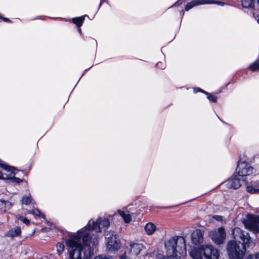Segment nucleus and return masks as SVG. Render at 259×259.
<instances>
[{
  "instance_id": "obj_1",
  "label": "nucleus",
  "mask_w": 259,
  "mask_h": 259,
  "mask_svg": "<svg viewBox=\"0 0 259 259\" xmlns=\"http://www.w3.org/2000/svg\"><path fill=\"white\" fill-rule=\"evenodd\" d=\"M110 225L109 220L105 218L99 217L96 220L91 219L85 226L71 235H76V240L84 245L91 246L93 248L99 243L98 236L93 233V231L98 233L101 232L108 229Z\"/></svg>"
},
{
  "instance_id": "obj_2",
  "label": "nucleus",
  "mask_w": 259,
  "mask_h": 259,
  "mask_svg": "<svg viewBox=\"0 0 259 259\" xmlns=\"http://www.w3.org/2000/svg\"><path fill=\"white\" fill-rule=\"evenodd\" d=\"M235 239H240L242 243H237L235 241H230L227 245V251L230 258L239 259L243 258L246 250L245 245L251 241L249 233L242 231L239 228H235L232 231Z\"/></svg>"
},
{
  "instance_id": "obj_3",
  "label": "nucleus",
  "mask_w": 259,
  "mask_h": 259,
  "mask_svg": "<svg viewBox=\"0 0 259 259\" xmlns=\"http://www.w3.org/2000/svg\"><path fill=\"white\" fill-rule=\"evenodd\" d=\"M65 245L69 259H90L94 254V248L76 240V236L70 235Z\"/></svg>"
},
{
  "instance_id": "obj_4",
  "label": "nucleus",
  "mask_w": 259,
  "mask_h": 259,
  "mask_svg": "<svg viewBox=\"0 0 259 259\" xmlns=\"http://www.w3.org/2000/svg\"><path fill=\"white\" fill-rule=\"evenodd\" d=\"M166 256L162 254L157 256L158 259H180L186 254L185 240L183 237L175 236L165 241Z\"/></svg>"
},
{
  "instance_id": "obj_5",
  "label": "nucleus",
  "mask_w": 259,
  "mask_h": 259,
  "mask_svg": "<svg viewBox=\"0 0 259 259\" xmlns=\"http://www.w3.org/2000/svg\"><path fill=\"white\" fill-rule=\"evenodd\" d=\"M190 255L193 259H218V250L211 245H202L192 250Z\"/></svg>"
},
{
  "instance_id": "obj_6",
  "label": "nucleus",
  "mask_w": 259,
  "mask_h": 259,
  "mask_svg": "<svg viewBox=\"0 0 259 259\" xmlns=\"http://www.w3.org/2000/svg\"><path fill=\"white\" fill-rule=\"evenodd\" d=\"M105 243L109 251H116L121 247L119 236L114 231H110L105 234Z\"/></svg>"
},
{
  "instance_id": "obj_7",
  "label": "nucleus",
  "mask_w": 259,
  "mask_h": 259,
  "mask_svg": "<svg viewBox=\"0 0 259 259\" xmlns=\"http://www.w3.org/2000/svg\"><path fill=\"white\" fill-rule=\"evenodd\" d=\"M236 173L245 181V177L256 172L254 168L249 164L242 161H239Z\"/></svg>"
},
{
  "instance_id": "obj_8",
  "label": "nucleus",
  "mask_w": 259,
  "mask_h": 259,
  "mask_svg": "<svg viewBox=\"0 0 259 259\" xmlns=\"http://www.w3.org/2000/svg\"><path fill=\"white\" fill-rule=\"evenodd\" d=\"M209 235L214 242L219 245L224 242L226 234L225 229L223 227H220L211 231Z\"/></svg>"
},
{
  "instance_id": "obj_9",
  "label": "nucleus",
  "mask_w": 259,
  "mask_h": 259,
  "mask_svg": "<svg viewBox=\"0 0 259 259\" xmlns=\"http://www.w3.org/2000/svg\"><path fill=\"white\" fill-rule=\"evenodd\" d=\"M0 167L7 171L10 172V174H8V178L6 180H9L12 183H19L23 181L22 179L15 177L16 175V169L14 167L7 165L1 160H0Z\"/></svg>"
},
{
  "instance_id": "obj_10",
  "label": "nucleus",
  "mask_w": 259,
  "mask_h": 259,
  "mask_svg": "<svg viewBox=\"0 0 259 259\" xmlns=\"http://www.w3.org/2000/svg\"><path fill=\"white\" fill-rule=\"evenodd\" d=\"M204 4H217L218 5L223 6L224 3L221 2H218L214 1H209V0H193L190 3H188L185 8L186 11H188L191 9L193 8L195 6H197L201 5Z\"/></svg>"
},
{
  "instance_id": "obj_11",
  "label": "nucleus",
  "mask_w": 259,
  "mask_h": 259,
  "mask_svg": "<svg viewBox=\"0 0 259 259\" xmlns=\"http://www.w3.org/2000/svg\"><path fill=\"white\" fill-rule=\"evenodd\" d=\"M244 183V181H242V178L236 172L225 182V185L228 188L237 189Z\"/></svg>"
},
{
  "instance_id": "obj_12",
  "label": "nucleus",
  "mask_w": 259,
  "mask_h": 259,
  "mask_svg": "<svg viewBox=\"0 0 259 259\" xmlns=\"http://www.w3.org/2000/svg\"><path fill=\"white\" fill-rule=\"evenodd\" d=\"M144 248V245L141 243L130 242L129 243V254L133 257L137 256Z\"/></svg>"
},
{
  "instance_id": "obj_13",
  "label": "nucleus",
  "mask_w": 259,
  "mask_h": 259,
  "mask_svg": "<svg viewBox=\"0 0 259 259\" xmlns=\"http://www.w3.org/2000/svg\"><path fill=\"white\" fill-rule=\"evenodd\" d=\"M246 228L254 233L259 232V217L249 220L245 223Z\"/></svg>"
},
{
  "instance_id": "obj_14",
  "label": "nucleus",
  "mask_w": 259,
  "mask_h": 259,
  "mask_svg": "<svg viewBox=\"0 0 259 259\" xmlns=\"http://www.w3.org/2000/svg\"><path fill=\"white\" fill-rule=\"evenodd\" d=\"M203 234L201 230H195L191 234L192 242L195 245L201 243L203 241Z\"/></svg>"
},
{
  "instance_id": "obj_15",
  "label": "nucleus",
  "mask_w": 259,
  "mask_h": 259,
  "mask_svg": "<svg viewBox=\"0 0 259 259\" xmlns=\"http://www.w3.org/2000/svg\"><path fill=\"white\" fill-rule=\"evenodd\" d=\"M156 229V226L151 222L147 223L144 227V230L148 235H153Z\"/></svg>"
},
{
  "instance_id": "obj_16",
  "label": "nucleus",
  "mask_w": 259,
  "mask_h": 259,
  "mask_svg": "<svg viewBox=\"0 0 259 259\" xmlns=\"http://www.w3.org/2000/svg\"><path fill=\"white\" fill-rule=\"evenodd\" d=\"M21 229L19 227H16L9 230L6 234V235L10 237H14L19 236L21 234Z\"/></svg>"
},
{
  "instance_id": "obj_17",
  "label": "nucleus",
  "mask_w": 259,
  "mask_h": 259,
  "mask_svg": "<svg viewBox=\"0 0 259 259\" xmlns=\"http://www.w3.org/2000/svg\"><path fill=\"white\" fill-rule=\"evenodd\" d=\"M194 92L195 93H196L198 92H201L203 93L204 94L207 95V98L209 100V101L211 102L215 103L217 101V97L211 94H209L200 88H194Z\"/></svg>"
},
{
  "instance_id": "obj_18",
  "label": "nucleus",
  "mask_w": 259,
  "mask_h": 259,
  "mask_svg": "<svg viewBox=\"0 0 259 259\" xmlns=\"http://www.w3.org/2000/svg\"><path fill=\"white\" fill-rule=\"evenodd\" d=\"M12 206V204L8 201L0 200V210L2 212H5L7 209H9Z\"/></svg>"
},
{
  "instance_id": "obj_19",
  "label": "nucleus",
  "mask_w": 259,
  "mask_h": 259,
  "mask_svg": "<svg viewBox=\"0 0 259 259\" xmlns=\"http://www.w3.org/2000/svg\"><path fill=\"white\" fill-rule=\"evenodd\" d=\"M118 213L122 217L124 223H129L132 220V217L128 213H126L124 211L118 210Z\"/></svg>"
},
{
  "instance_id": "obj_20",
  "label": "nucleus",
  "mask_w": 259,
  "mask_h": 259,
  "mask_svg": "<svg viewBox=\"0 0 259 259\" xmlns=\"http://www.w3.org/2000/svg\"><path fill=\"white\" fill-rule=\"evenodd\" d=\"M255 0H241L242 6L246 9H252L254 7Z\"/></svg>"
},
{
  "instance_id": "obj_21",
  "label": "nucleus",
  "mask_w": 259,
  "mask_h": 259,
  "mask_svg": "<svg viewBox=\"0 0 259 259\" xmlns=\"http://www.w3.org/2000/svg\"><path fill=\"white\" fill-rule=\"evenodd\" d=\"M85 17H88V16L85 15L81 17L73 18L72 19V22L78 27H80L82 25Z\"/></svg>"
},
{
  "instance_id": "obj_22",
  "label": "nucleus",
  "mask_w": 259,
  "mask_h": 259,
  "mask_svg": "<svg viewBox=\"0 0 259 259\" xmlns=\"http://www.w3.org/2000/svg\"><path fill=\"white\" fill-rule=\"evenodd\" d=\"M25 214L32 213L35 215L38 216L40 218L45 219V215L41 213V212L37 208L32 210H27L25 212Z\"/></svg>"
},
{
  "instance_id": "obj_23",
  "label": "nucleus",
  "mask_w": 259,
  "mask_h": 259,
  "mask_svg": "<svg viewBox=\"0 0 259 259\" xmlns=\"http://www.w3.org/2000/svg\"><path fill=\"white\" fill-rule=\"evenodd\" d=\"M32 198L30 194H28L24 195L21 200L22 204L25 205H28L32 202Z\"/></svg>"
},
{
  "instance_id": "obj_24",
  "label": "nucleus",
  "mask_w": 259,
  "mask_h": 259,
  "mask_svg": "<svg viewBox=\"0 0 259 259\" xmlns=\"http://www.w3.org/2000/svg\"><path fill=\"white\" fill-rule=\"evenodd\" d=\"M57 252L59 255L61 254L64 250V245L62 242H58L56 245Z\"/></svg>"
},
{
  "instance_id": "obj_25",
  "label": "nucleus",
  "mask_w": 259,
  "mask_h": 259,
  "mask_svg": "<svg viewBox=\"0 0 259 259\" xmlns=\"http://www.w3.org/2000/svg\"><path fill=\"white\" fill-rule=\"evenodd\" d=\"M249 68L252 71H255L259 69V61L256 60L253 63H251Z\"/></svg>"
},
{
  "instance_id": "obj_26",
  "label": "nucleus",
  "mask_w": 259,
  "mask_h": 259,
  "mask_svg": "<svg viewBox=\"0 0 259 259\" xmlns=\"http://www.w3.org/2000/svg\"><path fill=\"white\" fill-rule=\"evenodd\" d=\"M257 188L256 187V185H251V186H248L246 187V190L248 192L252 193V194H256Z\"/></svg>"
},
{
  "instance_id": "obj_27",
  "label": "nucleus",
  "mask_w": 259,
  "mask_h": 259,
  "mask_svg": "<svg viewBox=\"0 0 259 259\" xmlns=\"http://www.w3.org/2000/svg\"><path fill=\"white\" fill-rule=\"evenodd\" d=\"M17 219L21 221H22L23 223L27 225H28L30 224V221L28 220L26 217L21 215H18L17 217Z\"/></svg>"
},
{
  "instance_id": "obj_28",
  "label": "nucleus",
  "mask_w": 259,
  "mask_h": 259,
  "mask_svg": "<svg viewBox=\"0 0 259 259\" xmlns=\"http://www.w3.org/2000/svg\"><path fill=\"white\" fill-rule=\"evenodd\" d=\"M133 256H131L129 253L128 255H127L126 252L121 255L119 257V259H133Z\"/></svg>"
},
{
  "instance_id": "obj_29",
  "label": "nucleus",
  "mask_w": 259,
  "mask_h": 259,
  "mask_svg": "<svg viewBox=\"0 0 259 259\" xmlns=\"http://www.w3.org/2000/svg\"><path fill=\"white\" fill-rule=\"evenodd\" d=\"M94 259H112V257L110 256L101 255L95 257Z\"/></svg>"
},
{
  "instance_id": "obj_30",
  "label": "nucleus",
  "mask_w": 259,
  "mask_h": 259,
  "mask_svg": "<svg viewBox=\"0 0 259 259\" xmlns=\"http://www.w3.org/2000/svg\"><path fill=\"white\" fill-rule=\"evenodd\" d=\"M8 178V175L7 174L3 173L0 171V180H5Z\"/></svg>"
},
{
  "instance_id": "obj_31",
  "label": "nucleus",
  "mask_w": 259,
  "mask_h": 259,
  "mask_svg": "<svg viewBox=\"0 0 259 259\" xmlns=\"http://www.w3.org/2000/svg\"><path fill=\"white\" fill-rule=\"evenodd\" d=\"M156 66L160 69H164L165 67V64L161 62H159L157 63Z\"/></svg>"
},
{
  "instance_id": "obj_32",
  "label": "nucleus",
  "mask_w": 259,
  "mask_h": 259,
  "mask_svg": "<svg viewBox=\"0 0 259 259\" xmlns=\"http://www.w3.org/2000/svg\"><path fill=\"white\" fill-rule=\"evenodd\" d=\"M248 259H259V253L250 255Z\"/></svg>"
},
{
  "instance_id": "obj_33",
  "label": "nucleus",
  "mask_w": 259,
  "mask_h": 259,
  "mask_svg": "<svg viewBox=\"0 0 259 259\" xmlns=\"http://www.w3.org/2000/svg\"><path fill=\"white\" fill-rule=\"evenodd\" d=\"M213 218L218 221H222L223 220V217L218 215H215L213 217Z\"/></svg>"
},
{
  "instance_id": "obj_34",
  "label": "nucleus",
  "mask_w": 259,
  "mask_h": 259,
  "mask_svg": "<svg viewBox=\"0 0 259 259\" xmlns=\"http://www.w3.org/2000/svg\"><path fill=\"white\" fill-rule=\"evenodd\" d=\"M252 14L254 17H256L259 18V11L258 12L254 11V12H253Z\"/></svg>"
},
{
  "instance_id": "obj_35",
  "label": "nucleus",
  "mask_w": 259,
  "mask_h": 259,
  "mask_svg": "<svg viewBox=\"0 0 259 259\" xmlns=\"http://www.w3.org/2000/svg\"><path fill=\"white\" fill-rule=\"evenodd\" d=\"M0 18L1 19L5 21H6V22H10V21L8 18L3 17L1 16H0Z\"/></svg>"
},
{
  "instance_id": "obj_36",
  "label": "nucleus",
  "mask_w": 259,
  "mask_h": 259,
  "mask_svg": "<svg viewBox=\"0 0 259 259\" xmlns=\"http://www.w3.org/2000/svg\"><path fill=\"white\" fill-rule=\"evenodd\" d=\"M182 4L181 0H178L174 6L179 5Z\"/></svg>"
},
{
  "instance_id": "obj_37",
  "label": "nucleus",
  "mask_w": 259,
  "mask_h": 259,
  "mask_svg": "<svg viewBox=\"0 0 259 259\" xmlns=\"http://www.w3.org/2000/svg\"><path fill=\"white\" fill-rule=\"evenodd\" d=\"M106 2V0H100V5H99V9L100 8V7L101 6L102 4L104 2Z\"/></svg>"
},
{
  "instance_id": "obj_38",
  "label": "nucleus",
  "mask_w": 259,
  "mask_h": 259,
  "mask_svg": "<svg viewBox=\"0 0 259 259\" xmlns=\"http://www.w3.org/2000/svg\"><path fill=\"white\" fill-rule=\"evenodd\" d=\"M78 31L80 33H81V30L80 28H79H79H78Z\"/></svg>"
},
{
  "instance_id": "obj_39",
  "label": "nucleus",
  "mask_w": 259,
  "mask_h": 259,
  "mask_svg": "<svg viewBox=\"0 0 259 259\" xmlns=\"http://www.w3.org/2000/svg\"><path fill=\"white\" fill-rule=\"evenodd\" d=\"M53 19H63L62 18H53Z\"/></svg>"
},
{
  "instance_id": "obj_40",
  "label": "nucleus",
  "mask_w": 259,
  "mask_h": 259,
  "mask_svg": "<svg viewBox=\"0 0 259 259\" xmlns=\"http://www.w3.org/2000/svg\"><path fill=\"white\" fill-rule=\"evenodd\" d=\"M256 194H259V188H257Z\"/></svg>"
},
{
  "instance_id": "obj_41",
  "label": "nucleus",
  "mask_w": 259,
  "mask_h": 259,
  "mask_svg": "<svg viewBox=\"0 0 259 259\" xmlns=\"http://www.w3.org/2000/svg\"><path fill=\"white\" fill-rule=\"evenodd\" d=\"M257 22H258V23L259 24V19H257Z\"/></svg>"
},
{
  "instance_id": "obj_42",
  "label": "nucleus",
  "mask_w": 259,
  "mask_h": 259,
  "mask_svg": "<svg viewBox=\"0 0 259 259\" xmlns=\"http://www.w3.org/2000/svg\"><path fill=\"white\" fill-rule=\"evenodd\" d=\"M182 12H183V15L184 14V11H182Z\"/></svg>"
}]
</instances>
